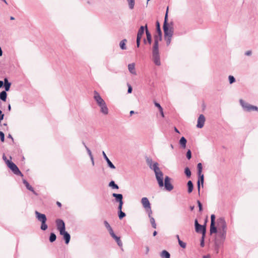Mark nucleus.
Returning <instances> with one entry per match:
<instances>
[{
    "label": "nucleus",
    "instance_id": "nucleus-18",
    "mask_svg": "<svg viewBox=\"0 0 258 258\" xmlns=\"http://www.w3.org/2000/svg\"><path fill=\"white\" fill-rule=\"evenodd\" d=\"M100 107V111L105 115L108 113V109L107 107L105 102L99 106Z\"/></svg>",
    "mask_w": 258,
    "mask_h": 258
},
{
    "label": "nucleus",
    "instance_id": "nucleus-22",
    "mask_svg": "<svg viewBox=\"0 0 258 258\" xmlns=\"http://www.w3.org/2000/svg\"><path fill=\"white\" fill-rule=\"evenodd\" d=\"M23 183L25 184V185L26 186V188L31 191L32 192H33V193L35 195H37V194L36 192V191L34 190L33 188L32 187V186H31L29 183L28 182V181L25 180V179H23Z\"/></svg>",
    "mask_w": 258,
    "mask_h": 258
},
{
    "label": "nucleus",
    "instance_id": "nucleus-5",
    "mask_svg": "<svg viewBox=\"0 0 258 258\" xmlns=\"http://www.w3.org/2000/svg\"><path fill=\"white\" fill-rule=\"evenodd\" d=\"M240 105L245 111L250 112L251 111H256L258 112V107L248 104L242 99L239 100Z\"/></svg>",
    "mask_w": 258,
    "mask_h": 258
},
{
    "label": "nucleus",
    "instance_id": "nucleus-43",
    "mask_svg": "<svg viewBox=\"0 0 258 258\" xmlns=\"http://www.w3.org/2000/svg\"><path fill=\"white\" fill-rule=\"evenodd\" d=\"M228 79L229 81V83L230 84H233L235 82V79L233 76H229L228 77Z\"/></svg>",
    "mask_w": 258,
    "mask_h": 258
},
{
    "label": "nucleus",
    "instance_id": "nucleus-36",
    "mask_svg": "<svg viewBox=\"0 0 258 258\" xmlns=\"http://www.w3.org/2000/svg\"><path fill=\"white\" fill-rule=\"evenodd\" d=\"M56 239V235L54 233H51L49 236V241L50 242H54Z\"/></svg>",
    "mask_w": 258,
    "mask_h": 258
},
{
    "label": "nucleus",
    "instance_id": "nucleus-7",
    "mask_svg": "<svg viewBox=\"0 0 258 258\" xmlns=\"http://www.w3.org/2000/svg\"><path fill=\"white\" fill-rule=\"evenodd\" d=\"M195 230L197 233H201L202 234V236L205 237L206 233V225H202L198 223L197 219L195 221Z\"/></svg>",
    "mask_w": 258,
    "mask_h": 258
},
{
    "label": "nucleus",
    "instance_id": "nucleus-9",
    "mask_svg": "<svg viewBox=\"0 0 258 258\" xmlns=\"http://www.w3.org/2000/svg\"><path fill=\"white\" fill-rule=\"evenodd\" d=\"M171 178L166 176L164 178V183L163 182V186L164 185L165 188L168 191H171L173 189V186L170 183Z\"/></svg>",
    "mask_w": 258,
    "mask_h": 258
},
{
    "label": "nucleus",
    "instance_id": "nucleus-44",
    "mask_svg": "<svg viewBox=\"0 0 258 258\" xmlns=\"http://www.w3.org/2000/svg\"><path fill=\"white\" fill-rule=\"evenodd\" d=\"M165 39L166 40V45L167 46L169 45L171 43L172 37H165Z\"/></svg>",
    "mask_w": 258,
    "mask_h": 258
},
{
    "label": "nucleus",
    "instance_id": "nucleus-50",
    "mask_svg": "<svg viewBox=\"0 0 258 258\" xmlns=\"http://www.w3.org/2000/svg\"><path fill=\"white\" fill-rule=\"evenodd\" d=\"M215 216L214 214L211 216V224H215Z\"/></svg>",
    "mask_w": 258,
    "mask_h": 258
},
{
    "label": "nucleus",
    "instance_id": "nucleus-56",
    "mask_svg": "<svg viewBox=\"0 0 258 258\" xmlns=\"http://www.w3.org/2000/svg\"><path fill=\"white\" fill-rule=\"evenodd\" d=\"M132 92V87L130 85H128L127 93H131Z\"/></svg>",
    "mask_w": 258,
    "mask_h": 258
},
{
    "label": "nucleus",
    "instance_id": "nucleus-14",
    "mask_svg": "<svg viewBox=\"0 0 258 258\" xmlns=\"http://www.w3.org/2000/svg\"><path fill=\"white\" fill-rule=\"evenodd\" d=\"M205 117L203 114H200L198 119V123L197 127L198 128H202L205 122Z\"/></svg>",
    "mask_w": 258,
    "mask_h": 258
},
{
    "label": "nucleus",
    "instance_id": "nucleus-6",
    "mask_svg": "<svg viewBox=\"0 0 258 258\" xmlns=\"http://www.w3.org/2000/svg\"><path fill=\"white\" fill-rule=\"evenodd\" d=\"M7 164L9 168L11 169V170L13 172V173L17 175H20L21 176H23V174L20 171L18 167L16 166V165L13 162L7 160Z\"/></svg>",
    "mask_w": 258,
    "mask_h": 258
},
{
    "label": "nucleus",
    "instance_id": "nucleus-27",
    "mask_svg": "<svg viewBox=\"0 0 258 258\" xmlns=\"http://www.w3.org/2000/svg\"><path fill=\"white\" fill-rule=\"evenodd\" d=\"M152 214H148V217L150 218V223L152 225V226L154 228H156V224L155 223V220L154 218L152 216Z\"/></svg>",
    "mask_w": 258,
    "mask_h": 258
},
{
    "label": "nucleus",
    "instance_id": "nucleus-12",
    "mask_svg": "<svg viewBox=\"0 0 258 258\" xmlns=\"http://www.w3.org/2000/svg\"><path fill=\"white\" fill-rule=\"evenodd\" d=\"M154 44L152 47V52H159V42L162 39L158 38L157 37H154Z\"/></svg>",
    "mask_w": 258,
    "mask_h": 258
},
{
    "label": "nucleus",
    "instance_id": "nucleus-24",
    "mask_svg": "<svg viewBox=\"0 0 258 258\" xmlns=\"http://www.w3.org/2000/svg\"><path fill=\"white\" fill-rule=\"evenodd\" d=\"M104 224L105 227L108 230L109 234H110V235L111 236L113 234H114L112 228H111V227L110 226V225H109V224L108 223V222L107 221H104Z\"/></svg>",
    "mask_w": 258,
    "mask_h": 258
},
{
    "label": "nucleus",
    "instance_id": "nucleus-8",
    "mask_svg": "<svg viewBox=\"0 0 258 258\" xmlns=\"http://www.w3.org/2000/svg\"><path fill=\"white\" fill-rule=\"evenodd\" d=\"M164 37H172L174 33V29L172 26L170 27L169 25L163 26Z\"/></svg>",
    "mask_w": 258,
    "mask_h": 258
},
{
    "label": "nucleus",
    "instance_id": "nucleus-39",
    "mask_svg": "<svg viewBox=\"0 0 258 258\" xmlns=\"http://www.w3.org/2000/svg\"><path fill=\"white\" fill-rule=\"evenodd\" d=\"M184 173L187 177L189 178L191 176V171L188 167H186L184 169Z\"/></svg>",
    "mask_w": 258,
    "mask_h": 258
},
{
    "label": "nucleus",
    "instance_id": "nucleus-32",
    "mask_svg": "<svg viewBox=\"0 0 258 258\" xmlns=\"http://www.w3.org/2000/svg\"><path fill=\"white\" fill-rule=\"evenodd\" d=\"M187 185L188 187V190H187L188 192V193L191 192L193 190L194 185H193L192 182H191V180H189L187 182Z\"/></svg>",
    "mask_w": 258,
    "mask_h": 258
},
{
    "label": "nucleus",
    "instance_id": "nucleus-37",
    "mask_svg": "<svg viewBox=\"0 0 258 258\" xmlns=\"http://www.w3.org/2000/svg\"><path fill=\"white\" fill-rule=\"evenodd\" d=\"M198 175H201L202 172L203 166L201 163H199L197 165Z\"/></svg>",
    "mask_w": 258,
    "mask_h": 258
},
{
    "label": "nucleus",
    "instance_id": "nucleus-30",
    "mask_svg": "<svg viewBox=\"0 0 258 258\" xmlns=\"http://www.w3.org/2000/svg\"><path fill=\"white\" fill-rule=\"evenodd\" d=\"M160 256L162 258H170V254L167 251L164 250L161 252Z\"/></svg>",
    "mask_w": 258,
    "mask_h": 258
},
{
    "label": "nucleus",
    "instance_id": "nucleus-35",
    "mask_svg": "<svg viewBox=\"0 0 258 258\" xmlns=\"http://www.w3.org/2000/svg\"><path fill=\"white\" fill-rule=\"evenodd\" d=\"M128 2L129 9L130 10H133L134 8L135 4V0H126Z\"/></svg>",
    "mask_w": 258,
    "mask_h": 258
},
{
    "label": "nucleus",
    "instance_id": "nucleus-25",
    "mask_svg": "<svg viewBox=\"0 0 258 258\" xmlns=\"http://www.w3.org/2000/svg\"><path fill=\"white\" fill-rule=\"evenodd\" d=\"M135 66V64L134 63H130L128 65V69L129 72L133 75H136Z\"/></svg>",
    "mask_w": 258,
    "mask_h": 258
},
{
    "label": "nucleus",
    "instance_id": "nucleus-55",
    "mask_svg": "<svg viewBox=\"0 0 258 258\" xmlns=\"http://www.w3.org/2000/svg\"><path fill=\"white\" fill-rule=\"evenodd\" d=\"M4 82V84H11V83L9 82V81H8V79L7 78H5L4 79V81H3Z\"/></svg>",
    "mask_w": 258,
    "mask_h": 258
},
{
    "label": "nucleus",
    "instance_id": "nucleus-33",
    "mask_svg": "<svg viewBox=\"0 0 258 258\" xmlns=\"http://www.w3.org/2000/svg\"><path fill=\"white\" fill-rule=\"evenodd\" d=\"M126 41L127 40L125 39H124L120 42L119 46L121 49L125 50L126 49V47L125 46V43L126 42Z\"/></svg>",
    "mask_w": 258,
    "mask_h": 258
},
{
    "label": "nucleus",
    "instance_id": "nucleus-41",
    "mask_svg": "<svg viewBox=\"0 0 258 258\" xmlns=\"http://www.w3.org/2000/svg\"><path fill=\"white\" fill-rule=\"evenodd\" d=\"M82 143H83V145L84 146V147H85L90 158L93 157L92 152H91V150L89 149V148L86 146V144L84 142H83Z\"/></svg>",
    "mask_w": 258,
    "mask_h": 258
},
{
    "label": "nucleus",
    "instance_id": "nucleus-28",
    "mask_svg": "<svg viewBox=\"0 0 258 258\" xmlns=\"http://www.w3.org/2000/svg\"><path fill=\"white\" fill-rule=\"evenodd\" d=\"M186 142L187 141L186 139L183 137H181L179 140V144L181 147L183 149H184L186 147Z\"/></svg>",
    "mask_w": 258,
    "mask_h": 258
},
{
    "label": "nucleus",
    "instance_id": "nucleus-64",
    "mask_svg": "<svg viewBox=\"0 0 258 258\" xmlns=\"http://www.w3.org/2000/svg\"><path fill=\"white\" fill-rule=\"evenodd\" d=\"M157 231H154L153 232V235L154 236H155L157 235Z\"/></svg>",
    "mask_w": 258,
    "mask_h": 258
},
{
    "label": "nucleus",
    "instance_id": "nucleus-13",
    "mask_svg": "<svg viewBox=\"0 0 258 258\" xmlns=\"http://www.w3.org/2000/svg\"><path fill=\"white\" fill-rule=\"evenodd\" d=\"M153 60L155 64L158 66L161 65L159 52H152Z\"/></svg>",
    "mask_w": 258,
    "mask_h": 258
},
{
    "label": "nucleus",
    "instance_id": "nucleus-31",
    "mask_svg": "<svg viewBox=\"0 0 258 258\" xmlns=\"http://www.w3.org/2000/svg\"><path fill=\"white\" fill-rule=\"evenodd\" d=\"M7 97V92L3 91L0 93V99L3 101H6Z\"/></svg>",
    "mask_w": 258,
    "mask_h": 258
},
{
    "label": "nucleus",
    "instance_id": "nucleus-3",
    "mask_svg": "<svg viewBox=\"0 0 258 258\" xmlns=\"http://www.w3.org/2000/svg\"><path fill=\"white\" fill-rule=\"evenodd\" d=\"M35 214L37 219L41 223V229L43 231L46 230L48 228V226L46 224L47 218L45 215L41 214L37 211H35Z\"/></svg>",
    "mask_w": 258,
    "mask_h": 258
},
{
    "label": "nucleus",
    "instance_id": "nucleus-58",
    "mask_svg": "<svg viewBox=\"0 0 258 258\" xmlns=\"http://www.w3.org/2000/svg\"><path fill=\"white\" fill-rule=\"evenodd\" d=\"M245 54L247 56L250 55L251 54V51L250 50L247 51L245 52Z\"/></svg>",
    "mask_w": 258,
    "mask_h": 258
},
{
    "label": "nucleus",
    "instance_id": "nucleus-17",
    "mask_svg": "<svg viewBox=\"0 0 258 258\" xmlns=\"http://www.w3.org/2000/svg\"><path fill=\"white\" fill-rule=\"evenodd\" d=\"M156 27L157 34L155 35L154 37H157L158 38L162 39V31L160 28V23L158 21L156 22Z\"/></svg>",
    "mask_w": 258,
    "mask_h": 258
},
{
    "label": "nucleus",
    "instance_id": "nucleus-16",
    "mask_svg": "<svg viewBox=\"0 0 258 258\" xmlns=\"http://www.w3.org/2000/svg\"><path fill=\"white\" fill-rule=\"evenodd\" d=\"M59 233L61 235H63V238L65 241V243L66 244H68L69 243L71 239V236L70 234L68 232L66 231V230L60 232Z\"/></svg>",
    "mask_w": 258,
    "mask_h": 258
},
{
    "label": "nucleus",
    "instance_id": "nucleus-49",
    "mask_svg": "<svg viewBox=\"0 0 258 258\" xmlns=\"http://www.w3.org/2000/svg\"><path fill=\"white\" fill-rule=\"evenodd\" d=\"M0 139L1 141L3 142L5 141V134L3 132H0Z\"/></svg>",
    "mask_w": 258,
    "mask_h": 258
},
{
    "label": "nucleus",
    "instance_id": "nucleus-19",
    "mask_svg": "<svg viewBox=\"0 0 258 258\" xmlns=\"http://www.w3.org/2000/svg\"><path fill=\"white\" fill-rule=\"evenodd\" d=\"M102 154H103V157L105 159V160H106V161L107 162V165L111 169H115V166L113 165V164L110 161V160L109 159V158L107 157V156H106V154L105 153V152L104 151L102 152Z\"/></svg>",
    "mask_w": 258,
    "mask_h": 258
},
{
    "label": "nucleus",
    "instance_id": "nucleus-11",
    "mask_svg": "<svg viewBox=\"0 0 258 258\" xmlns=\"http://www.w3.org/2000/svg\"><path fill=\"white\" fill-rule=\"evenodd\" d=\"M94 99L98 106L105 102V101L102 98L100 94L96 91L94 92Z\"/></svg>",
    "mask_w": 258,
    "mask_h": 258
},
{
    "label": "nucleus",
    "instance_id": "nucleus-63",
    "mask_svg": "<svg viewBox=\"0 0 258 258\" xmlns=\"http://www.w3.org/2000/svg\"><path fill=\"white\" fill-rule=\"evenodd\" d=\"M56 204L59 207H60L61 206V203L60 202H56Z\"/></svg>",
    "mask_w": 258,
    "mask_h": 258
},
{
    "label": "nucleus",
    "instance_id": "nucleus-20",
    "mask_svg": "<svg viewBox=\"0 0 258 258\" xmlns=\"http://www.w3.org/2000/svg\"><path fill=\"white\" fill-rule=\"evenodd\" d=\"M112 197L115 198V200L116 202L118 203L123 202V196L122 194L113 193Z\"/></svg>",
    "mask_w": 258,
    "mask_h": 258
},
{
    "label": "nucleus",
    "instance_id": "nucleus-2",
    "mask_svg": "<svg viewBox=\"0 0 258 258\" xmlns=\"http://www.w3.org/2000/svg\"><path fill=\"white\" fill-rule=\"evenodd\" d=\"M218 235L223 241L226 237L227 231V225L223 218H218L217 220Z\"/></svg>",
    "mask_w": 258,
    "mask_h": 258
},
{
    "label": "nucleus",
    "instance_id": "nucleus-38",
    "mask_svg": "<svg viewBox=\"0 0 258 258\" xmlns=\"http://www.w3.org/2000/svg\"><path fill=\"white\" fill-rule=\"evenodd\" d=\"M109 186L111 187L113 189H118V186L115 183L114 181L112 180L109 183Z\"/></svg>",
    "mask_w": 258,
    "mask_h": 258
},
{
    "label": "nucleus",
    "instance_id": "nucleus-53",
    "mask_svg": "<svg viewBox=\"0 0 258 258\" xmlns=\"http://www.w3.org/2000/svg\"><path fill=\"white\" fill-rule=\"evenodd\" d=\"M204 237H203V235L202 236V239H201V247H204Z\"/></svg>",
    "mask_w": 258,
    "mask_h": 258
},
{
    "label": "nucleus",
    "instance_id": "nucleus-26",
    "mask_svg": "<svg viewBox=\"0 0 258 258\" xmlns=\"http://www.w3.org/2000/svg\"><path fill=\"white\" fill-rule=\"evenodd\" d=\"M215 224H211L210 232V234L218 233V228L215 226Z\"/></svg>",
    "mask_w": 258,
    "mask_h": 258
},
{
    "label": "nucleus",
    "instance_id": "nucleus-47",
    "mask_svg": "<svg viewBox=\"0 0 258 258\" xmlns=\"http://www.w3.org/2000/svg\"><path fill=\"white\" fill-rule=\"evenodd\" d=\"M178 243L182 248H184L186 247V243L185 242H183L180 239H179Z\"/></svg>",
    "mask_w": 258,
    "mask_h": 258
},
{
    "label": "nucleus",
    "instance_id": "nucleus-29",
    "mask_svg": "<svg viewBox=\"0 0 258 258\" xmlns=\"http://www.w3.org/2000/svg\"><path fill=\"white\" fill-rule=\"evenodd\" d=\"M111 237L114 238L116 242H117V244L119 246H121L122 245V241H121L120 239V237H118L117 236L115 233L114 234H113Z\"/></svg>",
    "mask_w": 258,
    "mask_h": 258
},
{
    "label": "nucleus",
    "instance_id": "nucleus-52",
    "mask_svg": "<svg viewBox=\"0 0 258 258\" xmlns=\"http://www.w3.org/2000/svg\"><path fill=\"white\" fill-rule=\"evenodd\" d=\"M123 204V202L119 203V205L118 206V211H122V208Z\"/></svg>",
    "mask_w": 258,
    "mask_h": 258
},
{
    "label": "nucleus",
    "instance_id": "nucleus-59",
    "mask_svg": "<svg viewBox=\"0 0 258 258\" xmlns=\"http://www.w3.org/2000/svg\"><path fill=\"white\" fill-rule=\"evenodd\" d=\"M211 255L210 254L204 255L203 256V258H210Z\"/></svg>",
    "mask_w": 258,
    "mask_h": 258
},
{
    "label": "nucleus",
    "instance_id": "nucleus-60",
    "mask_svg": "<svg viewBox=\"0 0 258 258\" xmlns=\"http://www.w3.org/2000/svg\"><path fill=\"white\" fill-rule=\"evenodd\" d=\"M90 159H91V160L92 165H93V166H94V158H93V157H90Z\"/></svg>",
    "mask_w": 258,
    "mask_h": 258
},
{
    "label": "nucleus",
    "instance_id": "nucleus-45",
    "mask_svg": "<svg viewBox=\"0 0 258 258\" xmlns=\"http://www.w3.org/2000/svg\"><path fill=\"white\" fill-rule=\"evenodd\" d=\"M4 87L5 88V91L7 92V91H9L10 90V87H11V84H4Z\"/></svg>",
    "mask_w": 258,
    "mask_h": 258
},
{
    "label": "nucleus",
    "instance_id": "nucleus-4",
    "mask_svg": "<svg viewBox=\"0 0 258 258\" xmlns=\"http://www.w3.org/2000/svg\"><path fill=\"white\" fill-rule=\"evenodd\" d=\"M141 204L148 214H152L151 204L149 199L146 197H143L141 201Z\"/></svg>",
    "mask_w": 258,
    "mask_h": 258
},
{
    "label": "nucleus",
    "instance_id": "nucleus-62",
    "mask_svg": "<svg viewBox=\"0 0 258 258\" xmlns=\"http://www.w3.org/2000/svg\"><path fill=\"white\" fill-rule=\"evenodd\" d=\"M4 85V82L3 81L0 80V88L2 87Z\"/></svg>",
    "mask_w": 258,
    "mask_h": 258
},
{
    "label": "nucleus",
    "instance_id": "nucleus-10",
    "mask_svg": "<svg viewBox=\"0 0 258 258\" xmlns=\"http://www.w3.org/2000/svg\"><path fill=\"white\" fill-rule=\"evenodd\" d=\"M55 222L57 229L59 232L66 230L65 223L62 220L60 219H56Z\"/></svg>",
    "mask_w": 258,
    "mask_h": 258
},
{
    "label": "nucleus",
    "instance_id": "nucleus-61",
    "mask_svg": "<svg viewBox=\"0 0 258 258\" xmlns=\"http://www.w3.org/2000/svg\"><path fill=\"white\" fill-rule=\"evenodd\" d=\"M3 160L7 163V161L8 160L5 155L3 156Z\"/></svg>",
    "mask_w": 258,
    "mask_h": 258
},
{
    "label": "nucleus",
    "instance_id": "nucleus-51",
    "mask_svg": "<svg viewBox=\"0 0 258 258\" xmlns=\"http://www.w3.org/2000/svg\"><path fill=\"white\" fill-rule=\"evenodd\" d=\"M197 203L199 208V211L201 212L203 210L202 204L200 201H198Z\"/></svg>",
    "mask_w": 258,
    "mask_h": 258
},
{
    "label": "nucleus",
    "instance_id": "nucleus-40",
    "mask_svg": "<svg viewBox=\"0 0 258 258\" xmlns=\"http://www.w3.org/2000/svg\"><path fill=\"white\" fill-rule=\"evenodd\" d=\"M168 8H167V10H166V14H165V18H164L163 26H165V25H166V26L169 25L167 22V21H168Z\"/></svg>",
    "mask_w": 258,
    "mask_h": 258
},
{
    "label": "nucleus",
    "instance_id": "nucleus-54",
    "mask_svg": "<svg viewBox=\"0 0 258 258\" xmlns=\"http://www.w3.org/2000/svg\"><path fill=\"white\" fill-rule=\"evenodd\" d=\"M4 114L3 113L2 111L0 110V122L4 119Z\"/></svg>",
    "mask_w": 258,
    "mask_h": 258
},
{
    "label": "nucleus",
    "instance_id": "nucleus-21",
    "mask_svg": "<svg viewBox=\"0 0 258 258\" xmlns=\"http://www.w3.org/2000/svg\"><path fill=\"white\" fill-rule=\"evenodd\" d=\"M145 32L147 37V41L149 44H151L152 42V36L150 32L149 31L147 24L145 25Z\"/></svg>",
    "mask_w": 258,
    "mask_h": 258
},
{
    "label": "nucleus",
    "instance_id": "nucleus-15",
    "mask_svg": "<svg viewBox=\"0 0 258 258\" xmlns=\"http://www.w3.org/2000/svg\"><path fill=\"white\" fill-rule=\"evenodd\" d=\"M198 180L197 181V186L199 195L200 194V186L201 184H202V186L203 187L204 182V175L203 174H201V175H198Z\"/></svg>",
    "mask_w": 258,
    "mask_h": 258
},
{
    "label": "nucleus",
    "instance_id": "nucleus-46",
    "mask_svg": "<svg viewBox=\"0 0 258 258\" xmlns=\"http://www.w3.org/2000/svg\"><path fill=\"white\" fill-rule=\"evenodd\" d=\"M186 158L189 160L191 158V152L190 150H188L186 154Z\"/></svg>",
    "mask_w": 258,
    "mask_h": 258
},
{
    "label": "nucleus",
    "instance_id": "nucleus-1",
    "mask_svg": "<svg viewBox=\"0 0 258 258\" xmlns=\"http://www.w3.org/2000/svg\"><path fill=\"white\" fill-rule=\"evenodd\" d=\"M146 162L149 167L154 170L156 178L157 180L159 187H162L163 186V173L160 170L158 167V163L154 162L153 163L152 160L149 158H147Z\"/></svg>",
    "mask_w": 258,
    "mask_h": 258
},
{
    "label": "nucleus",
    "instance_id": "nucleus-34",
    "mask_svg": "<svg viewBox=\"0 0 258 258\" xmlns=\"http://www.w3.org/2000/svg\"><path fill=\"white\" fill-rule=\"evenodd\" d=\"M154 104H155V106H156L158 108V110H159L162 116L164 117V113H163V108L161 107V106L160 105V104L156 102H155Z\"/></svg>",
    "mask_w": 258,
    "mask_h": 258
},
{
    "label": "nucleus",
    "instance_id": "nucleus-23",
    "mask_svg": "<svg viewBox=\"0 0 258 258\" xmlns=\"http://www.w3.org/2000/svg\"><path fill=\"white\" fill-rule=\"evenodd\" d=\"M145 26H141L139 30H138L137 36V39H141L142 35H143L144 33Z\"/></svg>",
    "mask_w": 258,
    "mask_h": 258
},
{
    "label": "nucleus",
    "instance_id": "nucleus-42",
    "mask_svg": "<svg viewBox=\"0 0 258 258\" xmlns=\"http://www.w3.org/2000/svg\"><path fill=\"white\" fill-rule=\"evenodd\" d=\"M118 217H119V219H122L126 215L125 213H124L122 211H118Z\"/></svg>",
    "mask_w": 258,
    "mask_h": 258
},
{
    "label": "nucleus",
    "instance_id": "nucleus-57",
    "mask_svg": "<svg viewBox=\"0 0 258 258\" xmlns=\"http://www.w3.org/2000/svg\"><path fill=\"white\" fill-rule=\"evenodd\" d=\"M140 41H141V39H137V47H140Z\"/></svg>",
    "mask_w": 258,
    "mask_h": 258
},
{
    "label": "nucleus",
    "instance_id": "nucleus-48",
    "mask_svg": "<svg viewBox=\"0 0 258 258\" xmlns=\"http://www.w3.org/2000/svg\"><path fill=\"white\" fill-rule=\"evenodd\" d=\"M219 245L220 244L218 243V242L216 241L215 242V249L216 251V253H218Z\"/></svg>",
    "mask_w": 258,
    "mask_h": 258
}]
</instances>
